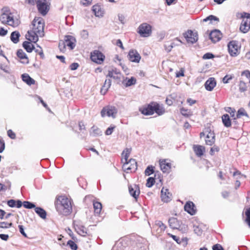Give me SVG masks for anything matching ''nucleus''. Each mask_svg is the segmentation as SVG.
Wrapping results in <instances>:
<instances>
[{
    "instance_id": "54",
    "label": "nucleus",
    "mask_w": 250,
    "mask_h": 250,
    "mask_svg": "<svg viewBox=\"0 0 250 250\" xmlns=\"http://www.w3.org/2000/svg\"><path fill=\"white\" fill-rule=\"evenodd\" d=\"M165 50H166V51L167 52H169L171 50V49L173 48V47L172 45H171L170 42H167L165 44Z\"/></svg>"
},
{
    "instance_id": "22",
    "label": "nucleus",
    "mask_w": 250,
    "mask_h": 250,
    "mask_svg": "<svg viewBox=\"0 0 250 250\" xmlns=\"http://www.w3.org/2000/svg\"><path fill=\"white\" fill-rule=\"evenodd\" d=\"M153 105L154 113L155 112L159 116L162 115L165 113V109L163 104L153 102Z\"/></svg>"
},
{
    "instance_id": "18",
    "label": "nucleus",
    "mask_w": 250,
    "mask_h": 250,
    "mask_svg": "<svg viewBox=\"0 0 250 250\" xmlns=\"http://www.w3.org/2000/svg\"><path fill=\"white\" fill-rule=\"evenodd\" d=\"M161 197L162 201L167 203L171 200L172 194L167 188L163 187L161 189Z\"/></svg>"
},
{
    "instance_id": "30",
    "label": "nucleus",
    "mask_w": 250,
    "mask_h": 250,
    "mask_svg": "<svg viewBox=\"0 0 250 250\" xmlns=\"http://www.w3.org/2000/svg\"><path fill=\"white\" fill-rule=\"evenodd\" d=\"M21 77L22 81L29 85L34 84L35 83V81L31 78L27 74L25 73L22 74L21 75Z\"/></svg>"
},
{
    "instance_id": "53",
    "label": "nucleus",
    "mask_w": 250,
    "mask_h": 250,
    "mask_svg": "<svg viewBox=\"0 0 250 250\" xmlns=\"http://www.w3.org/2000/svg\"><path fill=\"white\" fill-rule=\"evenodd\" d=\"M115 128V126L114 125H111L108 128H107V129L105 131V134L106 135H109L112 134L113 132V130Z\"/></svg>"
},
{
    "instance_id": "35",
    "label": "nucleus",
    "mask_w": 250,
    "mask_h": 250,
    "mask_svg": "<svg viewBox=\"0 0 250 250\" xmlns=\"http://www.w3.org/2000/svg\"><path fill=\"white\" fill-rule=\"evenodd\" d=\"M23 47L28 52H31L34 48V45L30 42L25 41L22 44Z\"/></svg>"
},
{
    "instance_id": "11",
    "label": "nucleus",
    "mask_w": 250,
    "mask_h": 250,
    "mask_svg": "<svg viewBox=\"0 0 250 250\" xmlns=\"http://www.w3.org/2000/svg\"><path fill=\"white\" fill-rule=\"evenodd\" d=\"M169 227L172 229H185L187 227L183 225L182 223L176 218L171 217L168 220Z\"/></svg>"
},
{
    "instance_id": "42",
    "label": "nucleus",
    "mask_w": 250,
    "mask_h": 250,
    "mask_svg": "<svg viewBox=\"0 0 250 250\" xmlns=\"http://www.w3.org/2000/svg\"><path fill=\"white\" fill-rule=\"evenodd\" d=\"M77 232L82 236H85L87 233L86 229L84 227L82 226L78 228Z\"/></svg>"
},
{
    "instance_id": "6",
    "label": "nucleus",
    "mask_w": 250,
    "mask_h": 250,
    "mask_svg": "<svg viewBox=\"0 0 250 250\" xmlns=\"http://www.w3.org/2000/svg\"><path fill=\"white\" fill-rule=\"evenodd\" d=\"M152 27L147 23H143L138 28V33L142 37H149L152 33Z\"/></svg>"
},
{
    "instance_id": "23",
    "label": "nucleus",
    "mask_w": 250,
    "mask_h": 250,
    "mask_svg": "<svg viewBox=\"0 0 250 250\" xmlns=\"http://www.w3.org/2000/svg\"><path fill=\"white\" fill-rule=\"evenodd\" d=\"M128 190L130 194L136 200L137 197L140 194L139 188L136 185H134L133 186H129L128 187Z\"/></svg>"
},
{
    "instance_id": "61",
    "label": "nucleus",
    "mask_w": 250,
    "mask_h": 250,
    "mask_svg": "<svg viewBox=\"0 0 250 250\" xmlns=\"http://www.w3.org/2000/svg\"><path fill=\"white\" fill-rule=\"evenodd\" d=\"M8 33V31L6 29H5L4 28L0 27V36H4Z\"/></svg>"
},
{
    "instance_id": "24",
    "label": "nucleus",
    "mask_w": 250,
    "mask_h": 250,
    "mask_svg": "<svg viewBox=\"0 0 250 250\" xmlns=\"http://www.w3.org/2000/svg\"><path fill=\"white\" fill-rule=\"evenodd\" d=\"M17 56L21 60L22 63L27 64L29 62L28 58L26 54L22 49H19L17 52Z\"/></svg>"
},
{
    "instance_id": "50",
    "label": "nucleus",
    "mask_w": 250,
    "mask_h": 250,
    "mask_svg": "<svg viewBox=\"0 0 250 250\" xmlns=\"http://www.w3.org/2000/svg\"><path fill=\"white\" fill-rule=\"evenodd\" d=\"M182 42L180 40H179L178 38H176L175 39H174L172 42H170L171 45H172L173 47L179 45L180 44H181Z\"/></svg>"
},
{
    "instance_id": "4",
    "label": "nucleus",
    "mask_w": 250,
    "mask_h": 250,
    "mask_svg": "<svg viewBox=\"0 0 250 250\" xmlns=\"http://www.w3.org/2000/svg\"><path fill=\"white\" fill-rule=\"evenodd\" d=\"M236 16L242 19L239 28L240 31L243 33H247L250 29V13H238Z\"/></svg>"
},
{
    "instance_id": "51",
    "label": "nucleus",
    "mask_w": 250,
    "mask_h": 250,
    "mask_svg": "<svg viewBox=\"0 0 250 250\" xmlns=\"http://www.w3.org/2000/svg\"><path fill=\"white\" fill-rule=\"evenodd\" d=\"M245 214L246 215V221L248 223L249 227L250 228V208H249L245 212Z\"/></svg>"
},
{
    "instance_id": "17",
    "label": "nucleus",
    "mask_w": 250,
    "mask_h": 250,
    "mask_svg": "<svg viewBox=\"0 0 250 250\" xmlns=\"http://www.w3.org/2000/svg\"><path fill=\"white\" fill-rule=\"evenodd\" d=\"M222 37V34L219 30H214L209 34V38L214 43L219 42Z\"/></svg>"
},
{
    "instance_id": "63",
    "label": "nucleus",
    "mask_w": 250,
    "mask_h": 250,
    "mask_svg": "<svg viewBox=\"0 0 250 250\" xmlns=\"http://www.w3.org/2000/svg\"><path fill=\"white\" fill-rule=\"evenodd\" d=\"M79 67V64L78 63L74 62L70 65V68L72 70H76Z\"/></svg>"
},
{
    "instance_id": "28",
    "label": "nucleus",
    "mask_w": 250,
    "mask_h": 250,
    "mask_svg": "<svg viewBox=\"0 0 250 250\" xmlns=\"http://www.w3.org/2000/svg\"><path fill=\"white\" fill-rule=\"evenodd\" d=\"M111 84V81L110 79H106L104 85L101 89V93L103 95H104L109 88Z\"/></svg>"
},
{
    "instance_id": "12",
    "label": "nucleus",
    "mask_w": 250,
    "mask_h": 250,
    "mask_svg": "<svg viewBox=\"0 0 250 250\" xmlns=\"http://www.w3.org/2000/svg\"><path fill=\"white\" fill-rule=\"evenodd\" d=\"M184 37L188 42L194 43L198 40V34L197 32H193L192 30H188L184 34Z\"/></svg>"
},
{
    "instance_id": "39",
    "label": "nucleus",
    "mask_w": 250,
    "mask_h": 250,
    "mask_svg": "<svg viewBox=\"0 0 250 250\" xmlns=\"http://www.w3.org/2000/svg\"><path fill=\"white\" fill-rule=\"evenodd\" d=\"M180 112L182 115L185 117H189L192 114V112L190 110L184 108V107L180 109Z\"/></svg>"
},
{
    "instance_id": "21",
    "label": "nucleus",
    "mask_w": 250,
    "mask_h": 250,
    "mask_svg": "<svg viewBox=\"0 0 250 250\" xmlns=\"http://www.w3.org/2000/svg\"><path fill=\"white\" fill-rule=\"evenodd\" d=\"M184 209L189 214L193 215L196 213V207L192 202L188 201L186 203L184 206Z\"/></svg>"
},
{
    "instance_id": "45",
    "label": "nucleus",
    "mask_w": 250,
    "mask_h": 250,
    "mask_svg": "<svg viewBox=\"0 0 250 250\" xmlns=\"http://www.w3.org/2000/svg\"><path fill=\"white\" fill-rule=\"evenodd\" d=\"M13 224L12 223H7L5 222H0V228L2 229H7L12 227Z\"/></svg>"
},
{
    "instance_id": "40",
    "label": "nucleus",
    "mask_w": 250,
    "mask_h": 250,
    "mask_svg": "<svg viewBox=\"0 0 250 250\" xmlns=\"http://www.w3.org/2000/svg\"><path fill=\"white\" fill-rule=\"evenodd\" d=\"M239 88L240 92H243L246 91L247 89L246 83L243 81H240L239 84Z\"/></svg>"
},
{
    "instance_id": "19",
    "label": "nucleus",
    "mask_w": 250,
    "mask_h": 250,
    "mask_svg": "<svg viewBox=\"0 0 250 250\" xmlns=\"http://www.w3.org/2000/svg\"><path fill=\"white\" fill-rule=\"evenodd\" d=\"M64 42L66 46L68 47L70 49L72 50L76 45V39L72 36H66L65 37Z\"/></svg>"
},
{
    "instance_id": "8",
    "label": "nucleus",
    "mask_w": 250,
    "mask_h": 250,
    "mask_svg": "<svg viewBox=\"0 0 250 250\" xmlns=\"http://www.w3.org/2000/svg\"><path fill=\"white\" fill-rule=\"evenodd\" d=\"M90 58L93 62L102 64L105 59V56L101 51L96 50L91 53Z\"/></svg>"
},
{
    "instance_id": "31",
    "label": "nucleus",
    "mask_w": 250,
    "mask_h": 250,
    "mask_svg": "<svg viewBox=\"0 0 250 250\" xmlns=\"http://www.w3.org/2000/svg\"><path fill=\"white\" fill-rule=\"evenodd\" d=\"M131 148H126L122 152V162L124 164V162H126L128 161V157L131 153Z\"/></svg>"
},
{
    "instance_id": "26",
    "label": "nucleus",
    "mask_w": 250,
    "mask_h": 250,
    "mask_svg": "<svg viewBox=\"0 0 250 250\" xmlns=\"http://www.w3.org/2000/svg\"><path fill=\"white\" fill-rule=\"evenodd\" d=\"M195 154L198 157H201L205 152V147L200 145H194L193 147Z\"/></svg>"
},
{
    "instance_id": "56",
    "label": "nucleus",
    "mask_w": 250,
    "mask_h": 250,
    "mask_svg": "<svg viewBox=\"0 0 250 250\" xmlns=\"http://www.w3.org/2000/svg\"><path fill=\"white\" fill-rule=\"evenodd\" d=\"M214 58V55L211 53H207L203 56V59L204 60L210 59Z\"/></svg>"
},
{
    "instance_id": "20",
    "label": "nucleus",
    "mask_w": 250,
    "mask_h": 250,
    "mask_svg": "<svg viewBox=\"0 0 250 250\" xmlns=\"http://www.w3.org/2000/svg\"><path fill=\"white\" fill-rule=\"evenodd\" d=\"M216 85V81L214 78L210 77L205 82L204 86L205 89L208 91H211Z\"/></svg>"
},
{
    "instance_id": "14",
    "label": "nucleus",
    "mask_w": 250,
    "mask_h": 250,
    "mask_svg": "<svg viewBox=\"0 0 250 250\" xmlns=\"http://www.w3.org/2000/svg\"><path fill=\"white\" fill-rule=\"evenodd\" d=\"M153 102L149 104L139 108L141 113L146 116L152 115L154 114Z\"/></svg>"
},
{
    "instance_id": "16",
    "label": "nucleus",
    "mask_w": 250,
    "mask_h": 250,
    "mask_svg": "<svg viewBox=\"0 0 250 250\" xmlns=\"http://www.w3.org/2000/svg\"><path fill=\"white\" fill-rule=\"evenodd\" d=\"M208 133L206 136V144L208 146H212L213 145L215 141V136L213 131H211L210 129L208 130L207 129Z\"/></svg>"
},
{
    "instance_id": "37",
    "label": "nucleus",
    "mask_w": 250,
    "mask_h": 250,
    "mask_svg": "<svg viewBox=\"0 0 250 250\" xmlns=\"http://www.w3.org/2000/svg\"><path fill=\"white\" fill-rule=\"evenodd\" d=\"M155 226L156 227H158L160 229V231H164L166 229V225L163 223V222L159 220H157L155 221Z\"/></svg>"
},
{
    "instance_id": "13",
    "label": "nucleus",
    "mask_w": 250,
    "mask_h": 250,
    "mask_svg": "<svg viewBox=\"0 0 250 250\" xmlns=\"http://www.w3.org/2000/svg\"><path fill=\"white\" fill-rule=\"evenodd\" d=\"M127 57L130 61L136 63H139L141 59L139 53L135 49H131L129 51Z\"/></svg>"
},
{
    "instance_id": "46",
    "label": "nucleus",
    "mask_w": 250,
    "mask_h": 250,
    "mask_svg": "<svg viewBox=\"0 0 250 250\" xmlns=\"http://www.w3.org/2000/svg\"><path fill=\"white\" fill-rule=\"evenodd\" d=\"M155 183V179L152 177H149L146 181V186L148 188H151Z\"/></svg>"
},
{
    "instance_id": "43",
    "label": "nucleus",
    "mask_w": 250,
    "mask_h": 250,
    "mask_svg": "<svg viewBox=\"0 0 250 250\" xmlns=\"http://www.w3.org/2000/svg\"><path fill=\"white\" fill-rule=\"evenodd\" d=\"M136 79L134 77H131L130 79L127 80L125 83V86L126 87L130 86L132 85L135 84L136 83Z\"/></svg>"
},
{
    "instance_id": "34",
    "label": "nucleus",
    "mask_w": 250,
    "mask_h": 250,
    "mask_svg": "<svg viewBox=\"0 0 250 250\" xmlns=\"http://www.w3.org/2000/svg\"><path fill=\"white\" fill-rule=\"evenodd\" d=\"M222 119L223 123L226 127H229L231 126V121L228 114L223 115Z\"/></svg>"
},
{
    "instance_id": "33",
    "label": "nucleus",
    "mask_w": 250,
    "mask_h": 250,
    "mask_svg": "<svg viewBox=\"0 0 250 250\" xmlns=\"http://www.w3.org/2000/svg\"><path fill=\"white\" fill-rule=\"evenodd\" d=\"M21 36L20 33L18 31L12 32L11 34V41L14 43H17L19 42V38Z\"/></svg>"
},
{
    "instance_id": "38",
    "label": "nucleus",
    "mask_w": 250,
    "mask_h": 250,
    "mask_svg": "<svg viewBox=\"0 0 250 250\" xmlns=\"http://www.w3.org/2000/svg\"><path fill=\"white\" fill-rule=\"evenodd\" d=\"M213 21H219V20L217 17L213 16V15H210V16H208V17H207L206 18L203 19V21L204 22L209 21L210 23H212Z\"/></svg>"
},
{
    "instance_id": "1",
    "label": "nucleus",
    "mask_w": 250,
    "mask_h": 250,
    "mask_svg": "<svg viewBox=\"0 0 250 250\" xmlns=\"http://www.w3.org/2000/svg\"><path fill=\"white\" fill-rule=\"evenodd\" d=\"M44 27L43 20L40 17L35 18L31 24V30L27 32L26 38L30 42H36L39 37L44 36Z\"/></svg>"
},
{
    "instance_id": "48",
    "label": "nucleus",
    "mask_w": 250,
    "mask_h": 250,
    "mask_svg": "<svg viewBox=\"0 0 250 250\" xmlns=\"http://www.w3.org/2000/svg\"><path fill=\"white\" fill-rule=\"evenodd\" d=\"M236 116L237 118H239L242 116H247L248 115L244 108H240L238 110Z\"/></svg>"
},
{
    "instance_id": "25",
    "label": "nucleus",
    "mask_w": 250,
    "mask_h": 250,
    "mask_svg": "<svg viewBox=\"0 0 250 250\" xmlns=\"http://www.w3.org/2000/svg\"><path fill=\"white\" fill-rule=\"evenodd\" d=\"M160 166L163 172H168L171 168V164L167 162L166 160L160 161Z\"/></svg>"
},
{
    "instance_id": "29",
    "label": "nucleus",
    "mask_w": 250,
    "mask_h": 250,
    "mask_svg": "<svg viewBox=\"0 0 250 250\" xmlns=\"http://www.w3.org/2000/svg\"><path fill=\"white\" fill-rule=\"evenodd\" d=\"M92 10L96 17H102L104 14L100 5H95L92 7Z\"/></svg>"
},
{
    "instance_id": "41",
    "label": "nucleus",
    "mask_w": 250,
    "mask_h": 250,
    "mask_svg": "<svg viewBox=\"0 0 250 250\" xmlns=\"http://www.w3.org/2000/svg\"><path fill=\"white\" fill-rule=\"evenodd\" d=\"M23 206L26 208L31 209L32 208H35V205L29 201H24L23 202Z\"/></svg>"
},
{
    "instance_id": "49",
    "label": "nucleus",
    "mask_w": 250,
    "mask_h": 250,
    "mask_svg": "<svg viewBox=\"0 0 250 250\" xmlns=\"http://www.w3.org/2000/svg\"><path fill=\"white\" fill-rule=\"evenodd\" d=\"M66 46L65 42H64L63 41H60L59 43V48L61 52H64L65 51Z\"/></svg>"
},
{
    "instance_id": "36",
    "label": "nucleus",
    "mask_w": 250,
    "mask_h": 250,
    "mask_svg": "<svg viewBox=\"0 0 250 250\" xmlns=\"http://www.w3.org/2000/svg\"><path fill=\"white\" fill-rule=\"evenodd\" d=\"M91 131L90 135L93 136H96L98 135H101L102 134V131L100 129L95 126H93L91 128Z\"/></svg>"
},
{
    "instance_id": "52",
    "label": "nucleus",
    "mask_w": 250,
    "mask_h": 250,
    "mask_svg": "<svg viewBox=\"0 0 250 250\" xmlns=\"http://www.w3.org/2000/svg\"><path fill=\"white\" fill-rule=\"evenodd\" d=\"M219 147L218 146L214 145L212 147L210 148L209 153L211 155H213L215 152H217L219 151Z\"/></svg>"
},
{
    "instance_id": "5",
    "label": "nucleus",
    "mask_w": 250,
    "mask_h": 250,
    "mask_svg": "<svg viewBox=\"0 0 250 250\" xmlns=\"http://www.w3.org/2000/svg\"><path fill=\"white\" fill-rule=\"evenodd\" d=\"M118 112L117 108L114 106L107 105L104 107L101 111L102 117H104L105 115L108 117H111L115 118Z\"/></svg>"
},
{
    "instance_id": "55",
    "label": "nucleus",
    "mask_w": 250,
    "mask_h": 250,
    "mask_svg": "<svg viewBox=\"0 0 250 250\" xmlns=\"http://www.w3.org/2000/svg\"><path fill=\"white\" fill-rule=\"evenodd\" d=\"M84 201L86 203H87L88 201H91L93 203L95 201L94 197L91 195H87L85 197Z\"/></svg>"
},
{
    "instance_id": "62",
    "label": "nucleus",
    "mask_w": 250,
    "mask_h": 250,
    "mask_svg": "<svg viewBox=\"0 0 250 250\" xmlns=\"http://www.w3.org/2000/svg\"><path fill=\"white\" fill-rule=\"evenodd\" d=\"M18 227L19 228L20 232L21 233V234L22 235H23L24 237H27V235H26V234L25 233V232H24V230L23 226H22V225H19L18 226Z\"/></svg>"
},
{
    "instance_id": "60",
    "label": "nucleus",
    "mask_w": 250,
    "mask_h": 250,
    "mask_svg": "<svg viewBox=\"0 0 250 250\" xmlns=\"http://www.w3.org/2000/svg\"><path fill=\"white\" fill-rule=\"evenodd\" d=\"M232 77L229 75H226L223 79V82L224 83H227L229 82V81L231 80Z\"/></svg>"
},
{
    "instance_id": "9",
    "label": "nucleus",
    "mask_w": 250,
    "mask_h": 250,
    "mask_svg": "<svg viewBox=\"0 0 250 250\" xmlns=\"http://www.w3.org/2000/svg\"><path fill=\"white\" fill-rule=\"evenodd\" d=\"M228 50L230 56L235 57L238 54V51L240 47L238 42L235 41H232L229 42L228 44Z\"/></svg>"
},
{
    "instance_id": "2",
    "label": "nucleus",
    "mask_w": 250,
    "mask_h": 250,
    "mask_svg": "<svg viewBox=\"0 0 250 250\" xmlns=\"http://www.w3.org/2000/svg\"><path fill=\"white\" fill-rule=\"evenodd\" d=\"M0 16V21L3 24H7L13 27H18L21 21L14 13L12 12L8 7H4Z\"/></svg>"
},
{
    "instance_id": "59",
    "label": "nucleus",
    "mask_w": 250,
    "mask_h": 250,
    "mask_svg": "<svg viewBox=\"0 0 250 250\" xmlns=\"http://www.w3.org/2000/svg\"><path fill=\"white\" fill-rule=\"evenodd\" d=\"M16 201L13 199H11L7 201V205L11 208L16 207Z\"/></svg>"
},
{
    "instance_id": "3",
    "label": "nucleus",
    "mask_w": 250,
    "mask_h": 250,
    "mask_svg": "<svg viewBox=\"0 0 250 250\" xmlns=\"http://www.w3.org/2000/svg\"><path fill=\"white\" fill-rule=\"evenodd\" d=\"M56 208L62 215L66 216L70 214L72 211L70 199L65 196L59 197L56 203Z\"/></svg>"
},
{
    "instance_id": "15",
    "label": "nucleus",
    "mask_w": 250,
    "mask_h": 250,
    "mask_svg": "<svg viewBox=\"0 0 250 250\" xmlns=\"http://www.w3.org/2000/svg\"><path fill=\"white\" fill-rule=\"evenodd\" d=\"M106 77L112 78L115 80L120 81L121 77L120 71L116 68H112L108 70Z\"/></svg>"
},
{
    "instance_id": "58",
    "label": "nucleus",
    "mask_w": 250,
    "mask_h": 250,
    "mask_svg": "<svg viewBox=\"0 0 250 250\" xmlns=\"http://www.w3.org/2000/svg\"><path fill=\"white\" fill-rule=\"evenodd\" d=\"M7 135L12 139H15L16 138V134L11 129H9L7 131Z\"/></svg>"
},
{
    "instance_id": "27",
    "label": "nucleus",
    "mask_w": 250,
    "mask_h": 250,
    "mask_svg": "<svg viewBox=\"0 0 250 250\" xmlns=\"http://www.w3.org/2000/svg\"><path fill=\"white\" fill-rule=\"evenodd\" d=\"M92 203L95 215H99L102 209V204L96 201H93Z\"/></svg>"
},
{
    "instance_id": "32",
    "label": "nucleus",
    "mask_w": 250,
    "mask_h": 250,
    "mask_svg": "<svg viewBox=\"0 0 250 250\" xmlns=\"http://www.w3.org/2000/svg\"><path fill=\"white\" fill-rule=\"evenodd\" d=\"M36 213L42 219H45L46 218V211L41 207H36L35 208Z\"/></svg>"
},
{
    "instance_id": "64",
    "label": "nucleus",
    "mask_w": 250,
    "mask_h": 250,
    "mask_svg": "<svg viewBox=\"0 0 250 250\" xmlns=\"http://www.w3.org/2000/svg\"><path fill=\"white\" fill-rule=\"evenodd\" d=\"M213 250H224L223 248L220 244H216L212 247Z\"/></svg>"
},
{
    "instance_id": "57",
    "label": "nucleus",
    "mask_w": 250,
    "mask_h": 250,
    "mask_svg": "<svg viewBox=\"0 0 250 250\" xmlns=\"http://www.w3.org/2000/svg\"><path fill=\"white\" fill-rule=\"evenodd\" d=\"M242 76H245L247 79V80L250 83V72L249 71H248V70L244 71L242 73Z\"/></svg>"
},
{
    "instance_id": "10",
    "label": "nucleus",
    "mask_w": 250,
    "mask_h": 250,
    "mask_svg": "<svg viewBox=\"0 0 250 250\" xmlns=\"http://www.w3.org/2000/svg\"><path fill=\"white\" fill-rule=\"evenodd\" d=\"M123 168L126 172H129V171H135L137 168V162L134 159H130L126 162H124Z\"/></svg>"
},
{
    "instance_id": "44",
    "label": "nucleus",
    "mask_w": 250,
    "mask_h": 250,
    "mask_svg": "<svg viewBox=\"0 0 250 250\" xmlns=\"http://www.w3.org/2000/svg\"><path fill=\"white\" fill-rule=\"evenodd\" d=\"M154 172L153 167L152 166H148L145 171L146 175L149 176Z\"/></svg>"
},
{
    "instance_id": "7",
    "label": "nucleus",
    "mask_w": 250,
    "mask_h": 250,
    "mask_svg": "<svg viewBox=\"0 0 250 250\" xmlns=\"http://www.w3.org/2000/svg\"><path fill=\"white\" fill-rule=\"evenodd\" d=\"M37 7L40 13L42 16H45L49 10V4L46 0H37L36 1Z\"/></svg>"
},
{
    "instance_id": "47",
    "label": "nucleus",
    "mask_w": 250,
    "mask_h": 250,
    "mask_svg": "<svg viewBox=\"0 0 250 250\" xmlns=\"http://www.w3.org/2000/svg\"><path fill=\"white\" fill-rule=\"evenodd\" d=\"M67 245L69 246L72 250H76L78 248L76 244L72 240H69L67 243Z\"/></svg>"
}]
</instances>
